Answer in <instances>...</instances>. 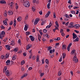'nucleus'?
<instances>
[{
	"label": "nucleus",
	"mask_w": 80,
	"mask_h": 80,
	"mask_svg": "<svg viewBox=\"0 0 80 80\" xmlns=\"http://www.w3.org/2000/svg\"><path fill=\"white\" fill-rule=\"evenodd\" d=\"M6 75L7 76H8L9 77V76H10V75H12V74H13V73L12 71H9L8 70H7L5 72Z\"/></svg>",
	"instance_id": "nucleus-1"
},
{
	"label": "nucleus",
	"mask_w": 80,
	"mask_h": 80,
	"mask_svg": "<svg viewBox=\"0 0 80 80\" xmlns=\"http://www.w3.org/2000/svg\"><path fill=\"white\" fill-rule=\"evenodd\" d=\"M23 5L26 7H30V2L27 0L25 1L23 3Z\"/></svg>",
	"instance_id": "nucleus-2"
},
{
	"label": "nucleus",
	"mask_w": 80,
	"mask_h": 80,
	"mask_svg": "<svg viewBox=\"0 0 80 80\" xmlns=\"http://www.w3.org/2000/svg\"><path fill=\"white\" fill-rule=\"evenodd\" d=\"M5 32L4 31H2L1 33L0 32V38L2 39L3 37H5Z\"/></svg>",
	"instance_id": "nucleus-3"
},
{
	"label": "nucleus",
	"mask_w": 80,
	"mask_h": 80,
	"mask_svg": "<svg viewBox=\"0 0 80 80\" xmlns=\"http://www.w3.org/2000/svg\"><path fill=\"white\" fill-rule=\"evenodd\" d=\"M73 61L75 63H77L78 62V58L76 57V56H75L73 58Z\"/></svg>",
	"instance_id": "nucleus-4"
},
{
	"label": "nucleus",
	"mask_w": 80,
	"mask_h": 80,
	"mask_svg": "<svg viewBox=\"0 0 80 80\" xmlns=\"http://www.w3.org/2000/svg\"><path fill=\"white\" fill-rule=\"evenodd\" d=\"M71 55H73L74 56H76L77 55V53H76V51L75 50H73L71 52Z\"/></svg>",
	"instance_id": "nucleus-5"
},
{
	"label": "nucleus",
	"mask_w": 80,
	"mask_h": 80,
	"mask_svg": "<svg viewBox=\"0 0 80 80\" xmlns=\"http://www.w3.org/2000/svg\"><path fill=\"white\" fill-rule=\"evenodd\" d=\"M39 21V19H38V18H36L34 21V24L35 25H37V23H38V21Z\"/></svg>",
	"instance_id": "nucleus-6"
},
{
	"label": "nucleus",
	"mask_w": 80,
	"mask_h": 80,
	"mask_svg": "<svg viewBox=\"0 0 80 80\" xmlns=\"http://www.w3.org/2000/svg\"><path fill=\"white\" fill-rule=\"evenodd\" d=\"M51 13V12L50 11H48L47 13L46 14L45 17L46 18H48L49 15H50V14Z\"/></svg>",
	"instance_id": "nucleus-7"
},
{
	"label": "nucleus",
	"mask_w": 80,
	"mask_h": 80,
	"mask_svg": "<svg viewBox=\"0 0 80 80\" xmlns=\"http://www.w3.org/2000/svg\"><path fill=\"white\" fill-rule=\"evenodd\" d=\"M13 2H12L9 3L8 5L11 8H13Z\"/></svg>",
	"instance_id": "nucleus-8"
},
{
	"label": "nucleus",
	"mask_w": 80,
	"mask_h": 80,
	"mask_svg": "<svg viewBox=\"0 0 80 80\" xmlns=\"http://www.w3.org/2000/svg\"><path fill=\"white\" fill-rule=\"evenodd\" d=\"M13 11L10 10H9L8 12V13L9 15H13Z\"/></svg>",
	"instance_id": "nucleus-9"
},
{
	"label": "nucleus",
	"mask_w": 80,
	"mask_h": 80,
	"mask_svg": "<svg viewBox=\"0 0 80 80\" xmlns=\"http://www.w3.org/2000/svg\"><path fill=\"white\" fill-rule=\"evenodd\" d=\"M15 44V40H12V41L11 42V43L10 44V45H12V46H14Z\"/></svg>",
	"instance_id": "nucleus-10"
},
{
	"label": "nucleus",
	"mask_w": 80,
	"mask_h": 80,
	"mask_svg": "<svg viewBox=\"0 0 80 80\" xmlns=\"http://www.w3.org/2000/svg\"><path fill=\"white\" fill-rule=\"evenodd\" d=\"M29 38L31 39V40L32 41H34L35 40V37H33L32 36H30Z\"/></svg>",
	"instance_id": "nucleus-11"
},
{
	"label": "nucleus",
	"mask_w": 80,
	"mask_h": 80,
	"mask_svg": "<svg viewBox=\"0 0 80 80\" xmlns=\"http://www.w3.org/2000/svg\"><path fill=\"white\" fill-rule=\"evenodd\" d=\"M8 19H6V20L3 21V22L6 25H8V24H7V21H8Z\"/></svg>",
	"instance_id": "nucleus-12"
},
{
	"label": "nucleus",
	"mask_w": 80,
	"mask_h": 80,
	"mask_svg": "<svg viewBox=\"0 0 80 80\" xmlns=\"http://www.w3.org/2000/svg\"><path fill=\"white\" fill-rule=\"evenodd\" d=\"M72 35H73V39H75V38H77V35H76V34H75V33H73L72 34Z\"/></svg>",
	"instance_id": "nucleus-13"
},
{
	"label": "nucleus",
	"mask_w": 80,
	"mask_h": 80,
	"mask_svg": "<svg viewBox=\"0 0 80 80\" xmlns=\"http://www.w3.org/2000/svg\"><path fill=\"white\" fill-rule=\"evenodd\" d=\"M1 59L2 60H6V57H5V55H2L1 56Z\"/></svg>",
	"instance_id": "nucleus-14"
},
{
	"label": "nucleus",
	"mask_w": 80,
	"mask_h": 80,
	"mask_svg": "<svg viewBox=\"0 0 80 80\" xmlns=\"http://www.w3.org/2000/svg\"><path fill=\"white\" fill-rule=\"evenodd\" d=\"M31 47H32L31 45L28 44V46L26 47V50H28L29 48H31Z\"/></svg>",
	"instance_id": "nucleus-15"
},
{
	"label": "nucleus",
	"mask_w": 80,
	"mask_h": 80,
	"mask_svg": "<svg viewBox=\"0 0 80 80\" xmlns=\"http://www.w3.org/2000/svg\"><path fill=\"white\" fill-rule=\"evenodd\" d=\"M38 38L39 40V42H40V41H41V38H42V37H41V36H40V34H38Z\"/></svg>",
	"instance_id": "nucleus-16"
},
{
	"label": "nucleus",
	"mask_w": 80,
	"mask_h": 80,
	"mask_svg": "<svg viewBox=\"0 0 80 80\" xmlns=\"http://www.w3.org/2000/svg\"><path fill=\"white\" fill-rule=\"evenodd\" d=\"M73 27H75L76 28H78V27H80V25L79 24H75L74 25Z\"/></svg>",
	"instance_id": "nucleus-17"
},
{
	"label": "nucleus",
	"mask_w": 80,
	"mask_h": 80,
	"mask_svg": "<svg viewBox=\"0 0 80 80\" xmlns=\"http://www.w3.org/2000/svg\"><path fill=\"white\" fill-rule=\"evenodd\" d=\"M33 2L34 3H36V4H38L39 3V1L38 0H33Z\"/></svg>",
	"instance_id": "nucleus-18"
},
{
	"label": "nucleus",
	"mask_w": 80,
	"mask_h": 80,
	"mask_svg": "<svg viewBox=\"0 0 80 80\" xmlns=\"http://www.w3.org/2000/svg\"><path fill=\"white\" fill-rule=\"evenodd\" d=\"M70 26H69L70 28H73V22H71L70 23Z\"/></svg>",
	"instance_id": "nucleus-19"
},
{
	"label": "nucleus",
	"mask_w": 80,
	"mask_h": 80,
	"mask_svg": "<svg viewBox=\"0 0 80 80\" xmlns=\"http://www.w3.org/2000/svg\"><path fill=\"white\" fill-rule=\"evenodd\" d=\"M51 26H52V22H50L49 23V25L47 26L46 28H50V27H51Z\"/></svg>",
	"instance_id": "nucleus-20"
},
{
	"label": "nucleus",
	"mask_w": 80,
	"mask_h": 80,
	"mask_svg": "<svg viewBox=\"0 0 80 80\" xmlns=\"http://www.w3.org/2000/svg\"><path fill=\"white\" fill-rule=\"evenodd\" d=\"M22 19V18L21 17H19L18 18H17V20L18 22H20L21 21Z\"/></svg>",
	"instance_id": "nucleus-21"
},
{
	"label": "nucleus",
	"mask_w": 80,
	"mask_h": 80,
	"mask_svg": "<svg viewBox=\"0 0 80 80\" xmlns=\"http://www.w3.org/2000/svg\"><path fill=\"white\" fill-rule=\"evenodd\" d=\"M12 58V60H15V59L17 58V56L15 55H13Z\"/></svg>",
	"instance_id": "nucleus-22"
},
{
	"label": "nucleus",
	"mask_w": 80,
	"mask_h": 80,
	"mask_svg": "<svg viewBox=\"0 0 80 80\" xmlns=\"http://www.w3.org/2000/svg\"><path fill=\"white\" fill-rule=\"evenodd\" d=\"M66 48H67V45H62V49L64 50V49H66Z\"/></svg>",
	"instance_id": "nucleus-23"
},
{
	"label": "nucleus",
	"mask_w": 80,
	"mask_h": 80,
	"mask_svg": "<svg viewBox=\"0 0 80 80\" xmlns=\"http://www.w3.org/2000/svg\"><path fill=\"white\" fill-rule=\"evenodd\" d=\"M49 52H50V53H51V54H52V53H53L54 52H55V49H53L52 50V49H51V50H50Z\"/></svg>",
	"instance_id": "nucleus-24"
},
{
	"label": "nucleus",
	"mask_w": 80,
	"mask_h": 80,
	"mask_svg": "<svg viewBox=\"0 0 80 80\" xmlns=\"http://www.w3.org/2000/svg\"><path fill=\"white\" fill-rule=\"evenodd\" d=\"M0 3H2V4L4 3H6V1L5 0H1L0 1Z\"/></svg>",
	"instance_id": "nucleus-25"
},
{
	"label": "nucleus",
	"mask_w": 80,
	"mask_h": 80,
	"mask_svg": "<svg viewBox=\"0 0 80 80\" xmlns=\"http://www.w3.org/2000/svg\"><path fill=\"white\" fill-rule=\"evenodd\" d=\"M28 29V26L27 25H25V27L24 28V30L25 31H27V29Z\"/></svg>",
	"instance_id": "nucleus-26"
},
{
	"label": "nucleus",
	"mask_w": 80,
	"mask_h": 80,
	"mask_svg": "<svg viewBox=\"0 0 80 80\" xmlns=\"http://www.w3.org/2000/svg\"><path fill=\"white\" fill-rule=\"evenodd\" d=\"M25 63V60H22V62H21V65H24Z\"/></svg>",
	"instance_id": "nucleus-27"
},
{
	"label": "nucleus",
	"mask_w": 80,
	"mask_h": 80,
	"mask_svg": "<svg viewBox=\"0 0 80 80\" xmlns=\"http://www.w3.org/2000/svg\"><path fill=\"white\" fill-rule=\"evenodd\" d=\"M4 15L5 17H7V12L5 11L4 12Z\"/></svg>",
	"instance_id": "nucleus-28"
},
{
	"label": "nucleus",
	"mask_w": 80,
	"mask_h": 80,
	"mask_svg": "<svg viewBox=\"0 0 80 80\" xmlns=\"http://www.w3.org/2000/svg\"><path fill=\"white\" fill-rule=\"evenodd\" d=\"M6 48L8 49V50H10V46L8 45H6L5 46Z\"/></svg>",
	"instance_id": "nucleus-29"
},
{
	"label": "nucleus",
	"mask_w": 80,
	"mask_h": 80,
	"mask_svg": "<svg viewBox=\"0 0 80 80\" xmlns=\"http://www.w3.org/2000/svg\"><path fill=\"white\" fill-rule=\"evenodd\" d=\"M78 41H79V38H77L76 39L74 40V42H78Z\"/></svg>",
	"instance_id": "nucleus-30"
},
{
	"label": "nucleus",
	"mask_w": 80,
	"mask_h": 80,
	"mask_svg": "<svg viewBox=\"0 0 80 80\" xmlns=\"http://www.w3.org/2000/svg\"><path fill=\"white\" fill-rule=\"evenodd\" d=\"M15 7L16 9H18V5L17 3H16L15 4Z\"/></svg>",
	"instance_id": "nucleus-31"
},
{
	"label": "nucleus",
	"mask_w": 80,
	"mask_h": 80,
	"mask_svg": "<svg viewBox=\"0 0 80 80\" xmlns=\"http://www.w3.org/2000/svg\"><path fill=\"white\" fill-rule=\"evenodd\" d=\"M16 23H17V22H16V20H15V19H14V23H13V26L14 27H16Z\"/></svg>",
	"instance_id": "nucleus-32"
},
{
	"label": "nucleus",
	"mask_w": 80,
	"mask_h": 80,
	"mask_svg": "<svg viewBox=\"0 0 80 80\" xmlns=\"http://www.w3.org/2000/svg\"><path fill=\"white\" fill-rule=\"evenodd\" d=\"M27 76V74H25L22 76L21 78L22 79V78H24L25 77H26Z\"/></svg>",
	"instance_id": "nucleus-33"
},
{
	"label": "nucleus",
	"mask_w": 80,
	"mask_h": 80,
	"mask_svg": "<svg viewBox=\"0 0 80 80\" xmlns=\"http://www.w3.org/2000/svg\"><path fill=\"white\" fill-rule=\"evenodd\" d=\"M39 62V56L38 55L37 56L36 58V62Z\"/></svg>",
	"instance_id": "nucleus-34"
},
{
	"label": "nucleus",
	"mask_w": 80,
	"mask_h": 80,
	"mask_svg": "<svg viewBox=\"0 0 80 80\" xmlns=\"http://www.w3.org/2000/svg\"><path fill=\"white\" fill-rule=\"evenodd\" d=\"M43 36L44 37H45L46 36V37H47L48 38H49L50 37V36H49V35H48V34H46L45 35H43Z\"/></svg>",
	"instance_id": "nucleus-35"
},
{
	"label": "nucleus",
	"mask_w": 80,
	"mask_h": 80,
	"mask_svg": "<svg viewBox=\"0 0 80 80\" xmlns=\"http://www.w3.org/2000/svg\"><path fill=\"white\" fill-rule=\"evenodd\" d=\"M66 56V54L65 53H64L62 54V58L64 59L65 58V56Z\"/></svg>",
	"instance_id": "nucleus-36"
},
{
	"label": "nucleus",
	"mask_w": 80,
	"mask_h": 80,
	"mask_svg": "<svg viewBox=\"0 0 80 80\" xmlns=\"http://www.w3.org/2000/svg\"><path fill=\"white\" fill-rule=\"evenodd\" d=\"M62 72L59 71L58 72V76H60L62 75Z\"/></svg>",
	"instance_id": "nucleus-37"
},
{
	"label": "nucleus",
	"mask_w": 80,
	"mask_h": 80,
	"mask_svg": "<svg viewBox=\"0 0 80 80\" xmlns=\"http://www.w3.org/2000/svg\"><path fill=\"white\" fill-rule=\"evenodd\" d=\"M10 60H7L6 62V63L7 64V65H8V63H10Z\"/></svg>",
	"instance_id": "nucleus-38"
},
{
	"label": "nucleus",
	"mask_w": 80,
	"mask_h": 80,
	"mask_svg": "<svg viewBox=\"0 0 80 80\" xmlns=\"http://www.w3.org/2000/svg\"><path fill=\"white\" fill-rule=\"evenodd\" d=\"M9 53H7L6 54V58H8V57H9Z\"/></svg>",
	"instance_id": "nucleus-39"
},
{
	"label": "nucleus",
	"mask_w": 80,
	"mask_h": 80,
	"mask_svg": "<svg viewBox=\"0 0 80 80\" xmlns=\"http://www.w3.org/2000/svg\"><path fill=\"white\" fill-rule=\"evenodd\" d=\"M7 70V67L5 66L4 67V69H3V72H5V71Z\"/></svg>",
	"instance_id": "nucleus-40"
},
{
	"label": "nucleus",
	"mask_w": 80,
	"mask_h": 80,
	"mask_svg": "<svg viewBox=\"0 0 80 80\" xmlns=\"http://www.w3.org/2000/svg\"><path fill=\"white\" fill-rule=\"evenodd\" d=\"M51 3H48L47 5V8L48 9H50V5Z\"/></svg>",
	"instance_id": "nucleus-41"
},
{
	"label": "nucleus",
	"mask_w": 80,
	"mask_h": 80,
	"mask_svg": "<svg viewBox=\"0 0 80 80\" xmlns=\"http://www.w3.org/2000/svg\"><path fill=\"white\" fill-rule=\"evenodd\" d=\"M45 62L47 64H48V63H49V61H48V60L47 59H46Z\"/></svg>",
	"instance_id": "nucleus-42"
},
{
	"label": "nucleus",
	"mask_w": 80,
	"mask_h": 80,
	"mask_svg": "<svg viewBox=\"0 0 80 80\" xmlns=\"http://www.w3.org/2000/svg\"><path fill=\"white\" fill-rule=\"evenodd\" d=\"M51 50H52V47L49 46L48 48V50H49V51Z\"/></svg>",
	"instance_id": "nucleus-43"
},
{
	"label": "nucleus",
	"mask_w": 80,
	"mask_h": 80,
	"mask_svg": "<svg viewBox=\"0 0 80 80\" xmlns=\"http://www.w3.org/2000/svg\"><path fill=\"white\" fill-rule=\"evenodd\" d=\"M71 13L72 14H75V11H71Z\"/></svg>",
	"instance_id": "nucleus-44"
},
{
	"label": "nucleus",
	"mask_w": 80,
	"mask_h": 80,
	"mask_svg": "<svg viewBox=\"0 0 80 80\" xmlns=\"http://www.w3.org/2000/svg\"><path fill=\"white\" fill-rule=\"evenodd\" d=\"M40 34H41V35H43V33L42 32V31L41 30H39V31Z\"/></svg>",
	"instance_id": "nucleus-45"
},
{
	"label": "nucleus",
	"mask_w": 80,
	"mask_h": 80,
	"mask_svg": "<svg viewBox=\"0 0 80 80\" xmlns=\"http://www.w3.org/2000/svg\"><path fill=\"white\" fill-rule=\"evenodd\" d=\"M26 35H30V32H26Z\"/></svg>",
	"instance_id": "nucleus-46"
},
{
	"label": "nucleus",
	"mask_w": 80,
	"mask_h": 80,
	"mask_svg": "<svg viewBox=\"0 0 80 80\" xmlns=\"http://www.w3.org/2000/svg\"><path fill=\"white\" fill-rule=\"evenodd\" d=\"M62 61V56H61L60 59L59 60V62H61Z\"/></svg>",
	"instance_id": "nucleus-47"
},
{
	"label": "nucleus",
	"mask_w": 80,
	"mask_h": 80,
	"mask_svg": "<svg viewBox=\"0 0 80 80\" xmlns=\"http://www.w3.org/2000/svg\"><path fill=\"white\" fill-rule=\"evenodd\" d=\"M61 38H57L54 39L55 40H60Z\"/></svg>",
	"instance_id": "nucleus-48"
},
{
	"label": "nucleus",
	"mask_w": 80,
	"mask_h": 80,
	"mask_svg": "<svg viewBox=\"0 0 80 80\" xmlns=\"http://www.w3.org/2000/svg\"><path fill=\"white\" fill-rule=\"evenodd\" d=\"M53 16L54 18H56V14L55 12H54L53 13Z\"/></svg>",
	"instance_id": "nucleus-49"
},
{
	"label": "nucleus",
	"mask_w": 80,
	"mask_h": 80,
	"mask_svg": "<svg viewBox=\"0 0 80 80\" xmlns=\"http://www.w3.org/2000/svg\"><path fill=\"white\" fill-rule=\"evenodd\" d=\"M65 16L66 18H69V16L68 15L66 14L65 15Z\"/></svg>",
	"instance_id": "nucleus-50"
},
{
	"label": "nucleus",
	"mask_w": 80,
	"mask_h": 80,
	"mask_svg": "<svg viewBox=\"0 0 80 80\" xmlns=\"http://www.w3.org/2000/svg\"><path fill=\"white\" fill-rule=\"evenodd\" d=\"M36 58V56H34L32 57V60H35Z\"/></svg>",
	"instance_id": "nucleus-51"
},
{
	"label": "nucleus",
	"mask_w": 80,
	"mask_h": 80,
	"mask_svg": "<svg viewBox=\"0 0 80 80\" xmlns=\"http://www.w3.org/2000/svg\"><path fill=\"white\" fill-rule=\"evenodd\" d=\"M44 75V73L42 72V73H40V77H43V76Z\"/></svg>",
	"instance_id": "nucleus-52"
},
{
	"label": "nucleus",
	"mask_w": 80,
	"mask_h": 80,
	"mask_svg": "<svg viewBox=\"0 0 80 80\" xmlns=\"http://www.w3.org/2000/svg\"><path fill=\"white\" fill-rule=\"evenodd\" d=\"M28 18V15H27V16H26V17L25 18V19L26 20H27Z\"/></svg>",
	"instance_id": "nucleus-53"
},
{
	"label": "nucleus",
	"mask_w": 80,
	"mask_h": 80,
	"mask_svg": "<svg viewBox=\"0 0 80 80\" xmlns=\"http://www.w3.org/2000/svg\"><path fill=\"white\" fill-rule=\"evenodd\" d=\"M18 43H19L20 45H21V41L20 39H19V40H18Z\"/></svg>",
	"instance_id": "nucleus-54"
},
{
	"label": "nucleus",
	"mask_w": 80,
	"mask_h": 80,
	"mask_svg": "<svg viewBox=\"0 0 80 80\" xmlns=\"http://www.w3.org/2000/svg\"><path fill=\"white\" fill-rule=\"evenodd\" d=\"M72 43H70L68 45V47L69 48H70L71 46H72Z\"/></svg>",
	"instance_id": "nucleus-55"
},
{
	"label": "nucleus",
	"mask_w": 80,
	"mask_h": 80,
	"mask_svg": "<svg viewBox=\"0 0 80 80\" xmlns=\"http://www.w3.org/2000/svg\"><path fill=\"white\" fill-rule=\"evenodd\" d=\"M68 3H69L70 5L72 4V2H71V0H69L68 1Z\"/></svg>",
	"instance_id": "nucleus-56"
},
{
	"label": "nucleus",
	"mask_w": 80,
	"mask_h": 80,
	"mask_svg": "<svg viewBox=\"0 0 80 80\" xmlns=\"http://www.w3.org/2000/svg\"><path fill=\"white\" fill-rule=\"evenodd\" d=\"M18 51V49L16 48L14 49V51L17 52Z\"/></svg>",
	"instance_id": "nucleus-57"
},
{
	"label": "nucleus",
	"mask_w": 80,
	"mask_h": 80,
	"mask_svg": "<svg viewBox=\"0 0 80 80\" xmlns=\"http://www.w3.org/2000/svg\"><path fill=\"white\" fill-rule=\"evenodd\" d=\"M63 30L62 29H61L60 30V33H63Z\"/></svg>",
	"instance_id": "nucleus-58"
},
{
	"label": "nucleus",
	"mask_w": 80,
	"mask_h": 80,
	"mask_svg": "<svg viewBox=\"0 0 80 80\" xmlns=\"http://www.w3.org/2000/svg\"><path fill=\"white\" fill-rule=\"evenodd\" d=\"M79 8L78 7H75L73 8V9H77Z\"/></svg>",
	"instance_id": "nucleus-59"
},
{
	"label": "nucleus",
	"mask_w": 80,
	"mask_h": 80,
	"mask_svg": "<svg viewBox=\"0 0 80 80\" xmlns=\"http://www.w3.org/2000/svg\"><path fill=\"white\" fill-rule=\"evenodd\" d=\"M60 2V0H56V3L58 4Z\"/></svg>",
	"instance_id": "nucleus-60"
},
{
	"label": "nucleus",
	"mask_w": 80,
	"mask_h": 80,
	"mask_svg": "<svg viewBox=\"0 0 80 80\" xmlns=\"http://www.w3.org/2000/svg\"><path fill=\"white\" fill-rule=\"evenodd\" d=\"M21 70H22V71H25V68L23 67H22L21 68Z\"/></svg>",
	"instance_id": "nucleus-61"
},
{
	"label": "nucleus",
	"mask_w": 80,
	"mask_h": 80,
	"mask_svg": "<svg viewBox=\"0 0 80 80\" xmlns=\"http://www.w3.org/2000/svg\"><path fill=\"white\" fill-rule=\"evenodd\" d=\"M39 14L40 15H42V11H39Z\"/></svg>",
	"instance_id": "nucleus-62"
},
{
	"label": "nucleus",
	"mask_w": 80,
	"mask_h": 80,
	"mask_svg": "<svg viewBox=\"0 0 80 80\" xmlns=\"http://www.w3.org/2000/svg\"><path fill=\"white\" fill-rule=\"evenodd\" d=\"M47 31L46 29H44L43 30V32L44 33H47Z\"/></svg>",
	"instance_id": "nucleus-63"
},
{
	"label": "nucleus",
	"mask_w": 80,
	"mask_h": 80,
	"mask_svg": "<svg viewBox=\"0 0 80 80\" xmlns=\"http://www.w3.org/2000/svg\"><path fill=\"white\" fill-rule=\"evenodd\" d=\"M33 68L32 67H30L28 68L29 70H32Z\"/></svg>",
	"instance_id": "nucleus-64"
}]
</instances>
